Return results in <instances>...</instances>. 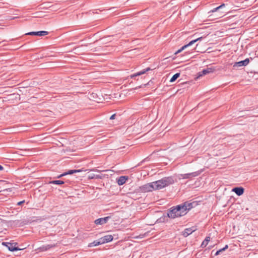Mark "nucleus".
Returning a JSON list of instances; mask_svg holds the SVG:
<instances>
[{"instance_id":"24","label":"nucleus","mask_w":258,"mask_h":258,"mask_svg":"<svg viewBox=\"0 0 258 258\" xmlns=\"http://www.w3.org/2000/svg\"><path fill=\"white\" fill-rule=\"evenodd\" d=\"M228 245H226L224 247H223V248L220 249L219 250H220V252H221L224 251L225 250H226L228 248Z\"/></svg>"},{"instance_id":"29","label":"nucleus","mask_w":258,"mask_h":258,"mask_svg":"<svg viewBox=\"0 0 258 258\" xmlns=\"http://www.w3.org/2000/svg\"><path fill=\"white\" fill-rule=\"evenodd\" d=\"M4 167L0 165V171L4 170Z\"/></svg>"},{"instance_id":"19","label":"nucleus","mask_w":258,"mask_h":258,"mask_svg":"<svg viewBox=\"0 0 258 258\" xmlns=\"http://www.w3.org/2000/svg\"><path fill=\"white\" fill-rule=\"evenodd\" d=\"M225 5L224 4H223L222 5H221L220 6H219V7H217V8L213 9V10L210 11L209 13H214V12H217L218 11H219L222 8L225 7Z\"/></svg>"},{"instance_id":"26","label":"nucleus","mask_w":258,"mask_h":258,"mask_svg":"<svg viewBox=\"0 0 258 258\" xmlns=\"http://www.w3.org/2000/svg\"><path fill=\"white\" fill-rule=\"evenodd\" d=\"M25 203V201L24 200V201H20V202H18V203H17V205H21L22 204H23V203Z\"/></svg>"},{"instance_id":"14","label":"nucleus","mask_w":258,"mask_h":258,"mask_svg":"<svg viewBox=\"0 0 258 258\" xmlns=\"http://www.w3.org/2000/svg\"><path fill=\"white\" fill-rule=\"evenodd\" d=\"M101 240L102 241L103 244L105 243H107L110 242L113 239V236L111 235H107L104 236L103 237H101Z\"/></svg>"},{"instance_id":"7","label":"nucleus","mask_w":258,"mask_h":258,"mask_svg":"<svg viewBox=\"0 0 258 258\" xmlns=\"http://www.w3.org/2000/svg\"><path fill=\"white\" fill-rule=\"evenodd\" d=\"M48 34V32L46 31H37V32H30L29 33H26V35H35V36H45Z\"/></svg>"},{"instance_id":"13","label":"nucleus","mask_w":258,"mask_h":258,"mask_svg":"<svg viewBox=\"0 0 258 258\" xmlns=\"http://www.w3.org/2000/svg\"><path fill=\"white\" fill-rule=\"evenodd\" d=\"M127 179V176H121L118 178V179L117 180V182L118 185H122L125 183Z\"/></svg>"},{"instance_id":"27","label":"nucleus","mask_w":258,"mask_h":258,"mask_svg":"<svg viewBox=\"0 0 258 258\" xmlns=\"http://www.w3.org/2000/svg\"><path fill=\"white\" fill-rule=\"evenodd\" d=\"M64 175H66V173H65V172H64V173H63V174H60V175L58 176H57V178L61 177L62 176H64Z\"/></svg>"},{"instance_id":"4","label":"nucleus","mask_w":258,"mask_h":258,"mask_svg":"<svg viewBox=\"0 0 258 258\" xmlns=\"http://www.w3.org/2000/svg\"><path fill=\"white\" fill-rule=\"evenodd\" d=\"M154 184L153 182L145 184L141 187V190L143 192H149L153 190H155Z\"/></svg>"},{"instance_id":"17","label":"nucleus","mask_w":258,"mask_h":258,"mask_svg":"<svg viewBox=\"0 0 258 258\" xmlns=\"http://www.w3.org/2000/svg\"><path fill=\"white\" fill-rule=\"evenodd\" d=\"M203 38L202 37H199L196 39L190 41L188 44L184 45V46H186V48H187L188 46H191L194 43H195L196 42L198 41L199 40H201Z\"/></svg>"},{"instance_id":"5","label":"nucleus","mask_w":258,"mask_h":258,"mask_svg":"<svg viewBox=\"0 0 258 258\" xmlns=\"http://www.w3.org/2000/svg\"><path fill=\"white\" fill-rule=\"evenodd\" d=\"M249 62V58H246L245 59L243 60H241L238 62H236L234 65V67H241L242 66H247Z\"/></svg>"},{"instance_id":"28","label":"nucleus","mask_w":258,"mask_h":258,"mask_svg":"<svg viewBox=\"0 0 258 258\" xmlns=\"http://www.w3.org/2000/svg\"><path fill=\"white\" fill-rule=\"evenodd\" d=\"M220 253H221L220 250H217V251H216V252L215 253V255H219Z\"/></svg>"},{"instance_id":"20","label":"nucleus","mask_w":258,"mask_h":258,"mask_svg":"<svg viewBox=\"0 0 258 258\" xmlns=\"http://www.w3.org/2000/svg\"><path fill=\"white\" fill-rule=\"evenodd\" d=\"M83 171V170L82 169H79V170H69L68 172H65V173H66V175H68V174H72L73 173H78V172H80L81 171Z\"/></svg>"},{"instance_id":"18","label":"nucleus","mask_w":258,"mask_h":258,"mask_svg":"<svg viewBox=\"0 0 258 258\" xmlns=\"http://www.w3.org/2000/svg\"><path fill=\"white\" fill-rule=\"evenodd\" d=\"M210 240V237L209 236H207L206 237V238L205 239V240L203 241V242L201 244V247H206L207 245V244Z\"/></svg>"},{"instance_id":"30","label":"nucleus","mask_w":258,"mask_h":258,"mask_svg":"<svg viewBox=\"0 0 258 258\" xmlns=\"http://www.w3.org/2000/svg\"><path fill=\"white\" fill-rule=\"evenodd\" d=\"M225 12H221V15H223Z\"/></svg>"},{"instance_id":"10","label":"nucleus","mask_w":258,"mask_h":258,"mask_svg":"<svg viewBox=\"0 0 258 258\" xmlns=\"http://www.w3.org/2000/svg\"><path fill=\"white\" fill-rule=\"evenodd\" d=\"M215 70L214 68H207L205 69H204L202 70V72L199 73V76L198 77H201L205 75H207L208 74H209L210 73L213 72V71Z\"/></svg>"},{"instance_id":"2","label":"nucleus","mask_w":258,"mask_h":258,"mask_svg":"<svg viewBox=\"0 0 258 258\" xmlns=\"http://www.w3.org/2000/svg\"><path fill=\"white\" fill-rule=\"evenodd\" d=\"M174 181L172 177H166L160 180L153 182L155 190L160 189L165 186L173 184Z\"/></svg>"},{"instance_id":"25","label":"nucleus","mask_w":258,"mask_h":258,"mask_svg":"<svg viewBox=\"0 0 258 258\" xmlns=\"http://www.w3.org/2000/svg\"><path fill=\"white\" fill-rule=\"evenodd\" d=\"M115 116H116V114H112V115L110 116V119L112 120V119H115Z\"/></svg>"},{"instance_id":"15","label":"nucleus","mask_w":258,"mask_h":258,"mask_svg":"<svg viewBox=\"0 0 258 258\" xmlns=\"http://www.w3.org/2000/svg\"><path fill=\"white\" fill-rule=\"evenodd\" d=\"M101 240L102 239L100 238L99 239H98L97 240H95L93 242L90 243L88 246L89 247H92V246H97V245L103 244V243Z\"/></svg>"},{"instance_id":"9","label":"nucleus","mask_w":258,"mask_h":258,"mask_svg":"<svg viewBox=\"0 0 258 258\" xmlns=\"http://www.w3.org/2000/svg\"><path fill=\"white\" fill-rule=\"evenodd\" d=\"M196 228L195 227H192L190 228H186L183 232L182 235L184 237H187L191 234L193 232L196 230Z\"/></svg>"},{"instance_id":"11","label":"nucleus","mask_w":258,"mask_h":258,"mask_svg":"<svg viewBox=\"0 0 258 258\" xmlns=\"http://www.w3.org/2000/svg\"><path fill=\"white\" fill-rule=\"evenodd\" d=\"M150 70H151V69L150 68H147L145 69H144V70H142V71H140L139 72H137L136 73H135L133 75H132L131 76V77L132 78H133L134 77L141 76L142 75H143V74H145L147 72H148L149 71H150Z\"/></svg>"},{"instance_id":"1","label":"nucleus","mask_w":258,"mask_h":258,"mask_svg":"<svg viewBox=\"0 0 258 258\" xmlns=\"http://www.w3.org/2000/svg\"><path fill=\"white\" fill-rule=\"evenodd\" d=\"M191 203H184L182 205L172 207L168 212L167 216L172 219L183 216L186 214L187 210L191 208Z\"/></svg>"},{"instance_id":"3","label":"nucleus","mask_w":258,"mask_h":258,"mask_svg":"<svg viewBox=\"0 0 258 258\" xmlns=\"http://www.w3.org/2000/svg\"><path fill=\"white\" fill-rule=\"evenodd\" d=\"M2 244L3 245L6 246L9 249V250L11 251H17L21 249L20 248H19L17 246H16V245H17V243L16 242L11 243L3 242L2 243Z\"/></svg>"},{"instance_id":"23","label":"nucleus","mask_w":258,"mask_h":258,"mask_svg":"<svg viewBox=\"0 0 258 258\" xmlns=\"http://www.w3.org/2000/svg\"><path fill=\"white\" fill-rule=\"evenodd\" d=\"M186 48V46H183L180 49H178L176 52H175V54H177L180 52H181L183 50Z\"/></svg>"},{"instance_id":"22","label":"nucleus","mask_w":258,"mask_h":258,"mask_svg":"<svg viewBox=\"0 0 258 258\" xmlns=\"http://www.w3.org/2000/svg\"><path fill=\"white\" fill-rule=\"evenodd\" d=\"M49 183L53 184H62L64 183V182L62 180H52L50 181Z\"/></svg>"},{"instance_id":"6","label":"nucleus","mask_w":258,"mask_h":258,"mask_svg":"<svg viewBox=\"0 0 258 258\" xmlns=\"http://www.w3.org/2000/svg\"><path fill=\"white\" fill-rule=\"evenodd\" d=\"M110 218L109 216L98 218L95 221V223L96 225H103L106 223Z\"/></svg>"},{"instance_id":"16","label":"nucleus","mask_w":258,"mask_h":258,"mask_svg":"<svg viewBox=\"0 0 258 258\" xmlns=\"http://www.w3.org/2000/svg\"><path fill=\"white\" fill-rule=\"evenodd\" d=\"M53 246H54L53 245L48 244V245H43V246L40 247V248L39 249L41 251H44L47 250L48 249H49L50 248H51Z\"/></svg>"},{"instance_id":"12","label":"nucleus","mask_w":258,"mask_h":258,"mask_svg":"<svg viewBox=\"0 0 258 258\" xmlns=\"http://www.w3.org/2000/svg\"><path fill=\"white\" fill-rule=\"evenodd\" d=\"M234 191L237 196H241L244 192V188L242 187H236L233 188Z\"/></svg>"},{"instance_id":"8","label":"nucleus","mask_w":258,"mask_h":258,"mask_svg":"<svg viewBox=\"0 0 258 258\" xmlns=\"http://www.w3.org/2000/svg\"><path fill=\"white\" fill-rule=\"evenodd\" d=\"M198 175L197 172H192L186 174H180L179 178L181 179H188L192 177H196Z\"/></svg>"},{"instance_id":"21","label":"nucleus","mask_w":258,"mask_h":258,"mask_svg":"<svg viewBox=\"0 0 258 258\" xmlns=\"http://www.w3.org/2000/svg\"><path fill=\"white\" fill-rule=\"evenodd\" d=\"M179 76H180V73H176L171 78L170 82L171 83L174 82L179 77Z\"/></svg>"}]
</instances>
